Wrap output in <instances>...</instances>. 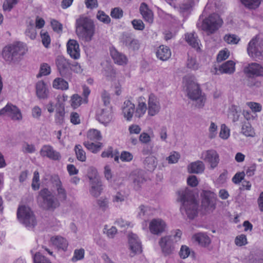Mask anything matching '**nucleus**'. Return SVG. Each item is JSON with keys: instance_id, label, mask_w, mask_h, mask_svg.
<instances>
[{"instance_id": "72a5a7b5", "label": "nucleus", "mask_w": 263, "mask_h": 263, "mask_svg": "<svg viewBox=\"0 0 263 263\" xmlns=\"http://www.w3.org/2000/svg\"><path fill=\"white\" fill-rule=\"evenodd\" d=\"M188 169L190 173L199 174L203 172L204 166L202 161H197L191 163L188 166Z\"/></svg>"}, {"instance_id": "f704fd0d", "label": "nucleus", "mask_w": 263, "mask_h": 263, "mask_svg": "<svg viewBox=\"0 0 263 263\" xmlns=\"http://www.w3.org/2000/svg\"><path fill=\"white\" fill-rule=\"evenodd\" d=\"M142 97L138 99V105L135 111V117L138 118L142 117L147 109L145 103L142 101Z\"/></svg>"}, {"instance_id": "b1692460", "label": "nucleus", "mask_w": 263, "mask_h": 263, "mask_svg": "<svg viewBox=\"0 0 263 263\" xmlns=\"http://www.w3.org/2000/svg\"><path fill=\"white\" fill-rule=\"evenodd\" d=\"M139 10L145 21L150 24L153 22V13L152 11L148 8L147 5L146 3H141L140 6Z\"/></svg>"}, {"instance_id": "864d4df0", "label": "nucleus", "mask_w": 263, "mask_h": 263, "mask_svg": "<svg viewBox=\"0 0 263 263\" xmlns=\"http://www.w3.org/2000/svg\"><path fill=\"white\" fill-rule=\"evenodd\" d=\"M83 101L82 98L77 94L73 95L71 99V105L74 108L78 107Z\"/></svg>"}, {"instance_id": "603ef678", "label": "nucleus", "mask_w": 263, "mask_h": 263, "mask_svg": "<svg viewBox=\"0 0 263 263\" xmlns=\"http://www.w3.org/2000/svg\"><path fill=\"white\" fill-rule=\"evenodd\" d=\"M97 18L101 22L105 24H109L110 22V18L105 13L101 10L98 11L97 14Z\"/></svg>"}, {"instance_id": "a18cd8bd", "label": "nucleus", "mask_w": 263, "mask_h": 263, "mask_svg": "<svg viewBox=\"0 0 263 263\" xmlns=\"http://www.w3.org/2000/svg\"><path fill=\"white\" fill-rule=\"evenodd\" d=\"M25 34L31 40H33L35 38L36 32L34 28V23L32 21H30L29 24L27 25Z\"/></svg>"}, {"instance_id": "79ce46f5", "label": "nucleus", "mask_w": 263, "mask_h": 263, "mask_svg": "<svg viewBox=\"0 0 263 263\" xmlns=\"http://www.w3.org/2000/svg\"><path fill=\"white\" fill-rule=\"evenodd\" d=\"M238 107L236 105H231L229 109L228 117L233 122L237 121L239 119V114L238 111Z\"/></svg>"}, {"instance_id": "13d9d810", "label": "nucleus", "mask_w": 263, "mask_h": 263, "mask_svg": "<svg viewBox=\"0 0 263 263\" xmlns=\"http://www.w3.org/2000/svg\"><path fill=\"white\" fill-rule=\"evenodd\" d=\"M39 181H40V177L39 174L37 171H35L33 174V177L32 179V187L33 190H36L39 189Z\"/></svg>"}, {"instance_id": "a19ab883", "label": "nucleus", "mask_w": 263, "mask_h": 263, "mask_svg": "<svg viewBox=\"0 0 263 263\" xmlns=\"http://www.w3.org/2000/svg\"><path fill=\"white\" fill-rule=\"evenodd\" d=\"M201 158L206 162L209 163L211 167H214V151L209 150L203 152L201 155Z\"/></svg>"}, {"instance_id": "0eeeda50", "label": "nucleus", "mask_w": 263, "mask_h": 263, "mask_svg": "<svg viewBox=\"0 0 263 263\" xmlns=\"http://www.w3.org/2000/svg\"><path fill=\"white\" fill-rule=\"evenodd\" d=\"M92 176L88 175L90 180V189L89 192L90 195L94 197H99L103 190L102 183L97 175L96 170H92Z\"/></svg>"}, {"instance_id": "ea45409f", "label": "nucleus", "mask_w": 263, "mask_h": 263, "mask_svg": "<svg viewBox=\"0 0 263 263\" xmlns=\"http://www.w3.org/2000/svg\"><path fill=\"white\" fill-rule=\"evenodd\" d=\"M84 145L92 153L97 154L101 149L103 144L101 142L95 144L93 142H84Z\"/></svg>"}, {"instance_id": "20e7f679", "label": "nucleus", "mask_w": 263, "mask_h": 263, "mask_svg": "<svg viewBox=\"0 0 263 263\" xmlns=\"http://www.w3.org/2000/svg\"><path fill=\"white\" fill-rule=\"evenodd\" d=\"M182 232L179 230L172 232L170 235L165 236L161 238L159 244L162 252L165 255L173 253L175 249L174 245L180 240Z\"/></svg>"}, {"instance_id": "c03bdc74", "label": "nucleus", "mask_w": 263, "mask_h": 263, "mask_svg": "<svg viewBox=\"0 0 263 263\" xmlns=\"http://www.w3.org/2000/svg\"><path fill=\"white\" fill-rule=\"evenodd\" d=\"M30 252L33 255L34 263H51L48 258L42 255L40 252H37L33 254L32 250Z\"/></svg>"}, {"instance_id": "4be33fe9", "label": "nucleus", "mask_w": 263, "mask_h": 263, "mask_svg": "<svg viewBox=\"0 0 263 263\" xmlns=\"http://www.w3.org/2000/svg\"><path fill=\"white\" fill-rule=\"evenodd\" d=\"M122 114L127 121H131L135 111V104L129 100L125 101L122 107Z\"/></svg>"}, {"instance_id": "aec40b11", "label": "nucleus", "mask_w": 263, "mask_h": 263, "mask_svg": "<svg viewBox=\"0 0 263 263\" xmlns=\"http://www.w3.org/2000/svg\"><path fill=\"white\" fill-rule=\"evenodd\" d=\"M67 50L71 58L77 60L80 58V50L77 41L69 40L67 43Z\"/></svg>"}, {"instance_id": "4c0bfd02", "label": "nucleus", "mask_w": 263, "mask_h": 263, "mask_svg": "<svg viewBox=\"0 0 263 263\" xmlns=\"http://www.w3.org/2000/svg\"><path fill=\"white\" fill-rule=\"evenodd\" d=\"M262 0H239L240 3L247 9L255 10L258 8Z\"/></svg>"}, {"instance_id": "f3484780", "label": "nucleus", "mask_w": 263, "mask_h": 263, "mask_svg": "<svg viewBox=\"0 0 263 263\" xmlns=\"http://www.w3.org/2000/svg\"><path fill=\"white\" fill-rule=\"evenodd\" d=\"M129 249L134 255L142 252L141 242L136 234L131 233L128 235Z\"/></svg>"}, {"instance_id": "338daca9", "label": "nucleus", "mask_w": 263, "mask_h": 263, "mask_svg": "<svg viewBox=\"0 0 263 263\" xmlns=\"http://www.w3.org/2000/svg\"><path fill=\"white\" fill-rule=\"evenodd\" d=\"M101 99L104 105L107 107V106L110 104V96L109 93L106 90H103L101 93Z\"/></svg>"}, {"instance_id": "c756f323", "label": "nucleus", "mask_w": 263, "mask_h": 263, "mask_svg": "<svg viewBox=\"0 0 263 263\" xmlns=\"http://www.w3.org/2000/svg\"><path fill=\"white\" fill-rule=\"evenodd\" d=\"M133 185L135 190H139L142 184L145 181L142 171H138L134 173L133 175Z\"/></svg>"}, {"instance_id": "2f4dec72", "label": "nucleus", "mask_w": 263, "mask_h": 263, "mask_svg": "<svg viewBox=\"0 0 263 263\" xmlns=\"http://www.w3.org/2000/svg\"><path fill=\"white\" fill-rule=\"evenodd\" d=\"M154 211V209L151 207L142 204L138 209L137 216L140 218L144 219L152 215Z\"/></svg>"}, {"instance_id": "a211bd4d", "label": "nucleus", "mask_w": 263, "mask_h": 263, "mask_svg": "<svg viewBox=\"0 0 263 263\" xmlns=\"http://www.w3.org/2000/svg\"><path fill=\"white\" fill-rule=\"evenodd\" d=\"M40 153L42 157H46L53 160H59L61 159L60 154L49 145L43 146Z\"/></svg>"}, {"instance_id": "7ed1b4c3", "label": "nucleus", "mask_w": 263, "mask_h": 263, "mask_svg": "<svg viewBox=\"0 0 263 263\" xmlns=\"http://www.w3.org/2000/svg\"><path fill=\"white\" fill-rule=\"evenodd\" d=\"M76 33L86 42H90L95 33V25L91 19L81 16L76 20Z\"/></svg>"}, {"instance_id": "7c9ffc66", "label": "nucleus", "mask_w": 263, "mask_h": 263, "mask_svg": "<svg viewBox=\"0 0 263 263\" xmlns=\"http://www.w3.org/2000/svg\"><path fill=\"white\" fill-rule=\"evenodd\" d=\"M156 55L160 60L166 61L171 57V50L167 46L164 45L160 46L156 52Z\"/></svg>"}, {"instance_id": "bb28decb", "label": "nucleus", "mask_w": 263, "mask_h": 263, "mask_svg": "<svg viewBox=\"0 0 263 263\" xmlns=\"http://www.w3.org/2000/svg\"><path fill=\"white\" fill-rule=\"evenodd\" d=\"M49 91L47 85L43 81H40L36 84V94L40 99H46L48 97Z\"/></svg>"}, {"instance_id": "5fc2aeb1", "label": "nucleus", "mask_w": 263, "mask_h": 263, "mask_svg": "<svg viewBox=\"0 0 263 263\" xmlns=\"http://www.w3.org/2000/svg\"><path fill=\"white\" fill-rule=\"evenodd\" d=\"M230 56V52L228 49L225 48L219 51L217 55L216 60L218 62H220L227 59Z\"/></svg>"}, {"instance_id": "09e8293b", "label": "nucleus", "mask_w": 263, "mask_h": 263, "mask_svg": "<svg viewBox=\"0 0 263 263\" xmlns=\"http://www.w3.org/2000/svg\"><path fill=\"white\" fill-rule=\"evenodd\" d=\"M51 72L50 66L47 63H43L40 66V72L37 77L49 75Z\"/></svg>"}, {"instance_id": "473e14b6", "label": "nucleus", "mask_w": 263, "mask_h": 263, "mask_svg": "<svg viewBox=\"0 0 263 263\" xmlns=\"http://www.w3.org/2000/svg\"><path fill=\"white\" fill-rule=\"evenodd\" d=\"M56 114L55 115V121L57 123L62 124L64 119L65 108L63 103H59L55 105Z\"/></svg>"}, {"instance_id": "de8ad7c7", "label": "nucleus", "mask_w": 263, "mask_h": 263, "mask_svg": "<svg viewBox=\"0 0 263 263\" xmlns=\"http://www.w3.org/2000/svg\"><path fill=\"white\" fill-rule=\"evenodd\" d=\"M75 152L77 159L82 162L86 161V157L85 152L82 148L80 145H77L75 146Z\"/></svg>"}, {"instance_id": "f03ea898", "label": "nucleus", "mask_w": 263, "mask_h": 263, "mask_svg": "<svg viewBox=\"0 0 263 263\" xmlns=\"http://www.w3.org/2000/svg\"><path fill=\"white\" fill-rule=\"evenodd\" d=\"M27 51V47L25 44L21 42H16L5 46L3 49L2 55L6 62L15 63L19 62Z\"/></svg>"}, {"instance_id": "69168bd1", "label": "nucleus", "mask_w": 263, "mask_h": 263, "mask_svg": "<svg viewBox=\"0 0 263 263\" xmlns=\"http://www.w3.org/2000/svg\"><path fill=\"white\" fill-rule=\"evenodd\" d=\"M187 66L189 68L196 70L198 68L199 65L194 58L189 57L187 61Z\"/></svg>"}, {"instance_id": "cd10ccee", "label": "nucleus", "mask_w": 263, "mask_h": 263, "mask_svg": "<svg viewBox=\"0 0 263 263\" xmlns=\"http://www.w3.org/2000/svg\"><path fill=\"white\" fill-rule=\"evenodd\" d=\"M185 38L186 41L191 46L195 48L197 51L200 50V41L195 32L187 33L185 34Z\"/></svg>"}, {"instance_id": "6e6552de", "label": "nucleus", "mask_w": 263, "mask_h": 263, "mask_svg": "<svg viewBox=\"0 0 263 263\" xmlns=\"http://www.w3.org/2000/svg\"><path fill=\"white\" fill-rule=\"evenodd\" d=\"M187 95L189 97L196 102V106L201 107L203 106L205 98L201 94L198 84L193 83L187 86Z\"/></svg>"}, {"instance_id": "e2e57ef3", "label": "nucleus", "mask_w": 263, "mask_h": 263, "mask_svg": "<svg viewBox=\"0 0 263 263\" xmlns=\"http://www.w3.org/2000/svg\"><path fill=\"white\" fill-rule=\"evenodd\" d=\"M132 24L134 28L137 30H143L144 29L145 26L141 20H134L132 22Z\"/></svg>"}, {"instance_id": "423d86ee", "label": "nucleus", "mask_w": 263, "mask_h": 263, "mask_svg": "<svg viewBox=\"0 0 263 263\" xmlns=\"http://www.w3.org/2000/svg\"><path fill=\"white\" fill-rule=\"evenodd\" d=\"M17 217L19 221L29 229H33L37 224L36 217L28 206H20L17 211Z\"/></svg>"}, {"instance_id": "58836bf2", "label": "nucleus", "mask_w": 263, "mask_h": 263, "mask_svg": "<svg viewBox=\"0 0 263 263\" xmlns=\"http://www.w3.org/2000/svg\"><path fill=\"white\" fill-rule=\"evenodd\" d=\"M52 86L56 89L67 90L68 88V83L63 78H57L53 81Z\"/></svg>"}, {"instance_id": "a878e982", "label": "nucleus", "mask_w": 263, "mask_h": 263, "mask_svg": "<svg viewBox=\"0 0 263 263\" xmlns=\"http://www.w3.org/2000/svg\"><path fill=\"white\" fill-rule=\"evenodd\" d=\"M235 63L232 60H229L222 64L217 69L215 68V74L218 71L220 73L232 74L235 71Z\"/></svg>"}, {"instance_id": "bf43d9fd", "label": "nucleus", "mask_w": 263, "mask_h": 263, "mask_svg": "<svg viewBox=\"0 0 263 263\" xmlns=\"http://www.w3.org/2000/svg\"><path fill=\"white\" fill-rule=\"evenodd\" d=\"M120 158L123 162H130L133 159V155L129 152L123 151L121 153Z\"/></svg>"}, {"instance_id": "6e6d98bb", "label": "nucleus", "mask_w": 263, "mask_h": 263, "mask_svg": "<svg viewBox=\"0 0 263 263\" xmlns=\"http://www.w3.org/2000/svg\"><path fill=\"white\" fill-rule=\"evenodd\" d=\"M123 11L119 7H116L111 9L110 16L116 19H120L123 17Z\"/></svg>"}, {"instance_id": "c9c22d12", "label": "nucleus", "mask_w": 263, "mask_h": 263, "mask_svg": "<svg viewBox=\"0 0 263 263\" xmlns=\"http://www.w3.org/2000/svg\"><path fill=\"white\" fill-rule=\"evenodd\" d=\"M101 157L102 158H114V160L118 162L119 154L116 149L114 151L112 147H109L102 153Z\"/></svg>"}, {"instance_id": "9d476101", "label": "nucleus", "mask_w": 263, "mask_h": 263, "mask_svg": "<svg viewBox=\"0 0 263 263\" xmlns=\"http://www.w3.org/2000/svg\"><path fill=\"white\" fill-rule=\"evenodd\" d=\"M120 42L129 50H138L140 46L139 41L129 32H123L119 38Z\"/></svg>"}, {"instance_id": "dca6fc26", "label": "nucleus", "mask_w": 263, "mask_h": 263, "mask_svg": "<svg viewBox=\"0 0 263 263\" xmlns=\"http://www.w3.org/2000/svg\"><path fill=\"white\" fill-rule=\"evenodd\" d=\"M147 103L148 115L150 116H154L157 115L161 108L158 98L154 94L151 93L149 96Z\"/></svg>"}, {"instance_id": "3c124183", "label": "nucleus", "mask_w": 263, "mask_h": 263, "mask_svg": "<svg viewBox=\"0 0 263 263\" xmlns=\"http://www.w3.org/2000/svg\"><path fill=\"white\" fill-rule=\"evenodd\" d=\"M97 202L100 209L102 211L106 210L109 206V200L106 197H101L97 200Z\"/></svg>"}, {"instance_id": "49530a36", "label": "nucleus", "mask_w": 263, "mask_h": 263, "mask_svg": "<svg viewBox=\"0 0 263 263\" xmlns=\"http://www.w3.org/2000/svg\"><path fill=\"white\" fill-rule=\"evenodd\" d=\"M223 40L229 44H237L240 39L236 34H227L224 35Z\"/></svg>"}, {"instance_id": "f8f14e48", "label": "nucleus", "mask_w": 263, "mask_h": 263, "mask_svg": "<svg viewBox=\"0 0 263 263\" xmlns=\"http://www.w3.org/2000/svg\"><path fill=\"white\" fill-rule=\"evenodd\" d=\"M0 115L8 117L13 120H20L22 118L20 110L10 103L7 104L0 110Z\"/></svg>"}, {"instance_id": "393cba45", "label": "nucleus", "mask_w": 263, "mask_h": 263, "mask_svg": "<svg viewBox=\"0 0 263 263\" xmlns=\"http://www.w3.org/2000/svg\"><path fill=\"white\" fill-rule=\"evenodd\" d=\"M110 55L115 63L120 65H126L127 63V58L123 53L120 52L115 48L110 50Z\"/></svg>"}, {"instance_id": "412c9836", "label": "nucleus", "mask_w": 263, "mask_h": 263, "mask_svg": "<svg viewBox=\"0 0 263 263\" xmlns=\"http://www.w3.org/2000/svg\"><path fill=\"white\" fill-rule=\"evenodd\" d=\"M97 118L100 123L106 126L112 119L110 108L107 107L98 110L97 114Z\"/></svg>"}, {"instance_id": "0e129e2a", "label": "nucleus", "mask_w": 263, "mask_h": 263, "mask_svg": "<svg viewBox=\"0 0 263 263\" xmlns=\"http://www.w3.org/2000/svg\"><path fill=\"white\" fill-rule=\"evenodd\" d=\"M190 254V248L186 246H182L179 252V255L180 257L183 259H185L189 256Z\"/></svg>"}, {"instance_id": "5701e85b", "label": "nucleus", "mask_w": 263, "mask_h": 263, "mask_svg": "<svg viewBox=\"0 0 263 263\" xmlns=\"http://www.w3.org/2000/svg\"><path fill=\"white\" fill-rule=\"evenodd\" d=\"M55 186L57 192L55 197L58 199V201L59 202L65 201L67 197V192L59 178L55 180Z\"/></svg>"}, {"instance_id": "8fccbe9b", "label": "nucleus", "mask_w": 263, "mask_h": 263, "mask_svg": "<svg viewBox=\"0 0 263 263\" xmlns=\"http://www.w3.org/2000/svg\"><path fill=\"white\" fill-rule=\"evenodd\" d=\"M85 250L84 249H76L71 258L73 262H76L84 258Z\"/></svg>"}, {"instance_id": "6ab92c4d", "label": "nucleus", "mask_w": 263, "mask_h": 263, "mask_svg": "<svg viewBox=\"0 0 263 263\" xmlns=\"http://www.w3.org/2000/svg\"><path fill=\"white\" fill-rule=\"evenodd\" d=\"M202 206L206 211L213 208L214 193L210 191L203 190L201 194Z\"/></svg>"}, {"instance_id": "c85d7f7f", "label": "nucleus", "mask_w": 263, "mask_h": 263, "mask_svg": "<svg viewBox=\"0 0 263 263\" xmlns=\"http://www.w3.org/2000/svg\"><path fill=\"white\" fill-rule=\"evenodd\" d=\"M51 241L59 249H62L63 251L67 250L68 243L64 238L59 236H53L51 238Z\"/></svg>"}, {"instance_id": "680f3d73", "label": "nucleus", "mask_w": 263, "mask_h": 263, "mask_svg": "<svg viewBox=\"0 0 263 263\" xmlns=\"http://www.w3.org/2000/svg\"><path fill=\"white\" fill-rule=\"evenodd\" d=\"M41 36L43 44L45 47H47L50 43V38L47 32L42 30L41 32Z\"/></svg>"}, {"instance_id": "39448f33", "label": "nucleus", "mask_w": 263, "mask_h": 263, "mask_svg": "<svg viewBox=\"0 0 263 263\" xmlns=\"http://www.w3.org/2000/svg\"><path fill=\"white\" fill-rule=\"evenodd\" d=\"M37 201L43 209L50 211L54 210L60 204L58 199L47 188H44L40 191Z\"/></svg>"}, {"instance_id": "1a4fd4ad", "label": "nucleus", "mask_w": 263, "mask_h": 263, "mask_svg": "<svg viewBox=\"0 0 263 263\" xmlns=\"http://www.w3.org/2000/svg\"><path fill=\"white\" fill-rule=\"evenodd\" d=\"M71 62L63 56H58L56 59V65L60 75L65 78L70 79L72 76L70 72Z\"/></svg>"}, {"instance_id": "4468645a", "label": "nucleus", "mask_w": 263, "mask_h": 263, "mask_svg": "<svg viewBox=\"0 0 263 263\" xmlns=\"http://www.w3.org/2000/svg\"><path fill=\"white\" fill-rule=\"evenodd\" d=\"M198 28L203 31V33L210 35L214 33V15L211 14L209 16L203 20H200L197 23Z\"/></svg>"}, {"instance_id": "774afa93", "label": "nucleus", "mask_w": 263, "mask_h": 263, "mask_svg": "<svg viewBox=\"0 0 263 263\" xmlns=\"http://www.w3.org/2000/svg\"><path fill=\"white\" fill-rule=\"evenodd\" d=\"M235 244L238 246H242L247 243V238L246 235L241 234L237 236L235 240Z\"/></svg>"}, {"instance_id": "37998d69", "label": "nucleus", "mask_w": 263, "mask_h": 263, "mask_svg": "<svg viewBox=\"0 0 263 263\" xmlns=\"http://www.w3.org/2000/svg\"><path fill=\"white\" fill-rule=\"evenodd\" d=\"M156 158L153 156L147 157L144 162V165L148 171H153L157 166Z\"/></svg>"}, {"instance_id": "4d7b16f0", "label": "nucleus", "mask_w": 263, "mask_h": 263, "mask_svg": "<svg viewBox=\"0 0 263 263\" xmlns=\"http://www.w3.org/2000/svg\"><path fill=\"white\" fill-rule=\"evenodd\" d=\"M18 1V0H5L3 4L4 10L10 11Z\"/></svg>"}, {"instance_id": "2eb2a0df", "label": "nucleus", "mask_w": 263, "mask_h": 263, "mask_svg": "<svg viewBox=\"0 0 263 263\" xmlns=\"http://www.w3.org/2000/svg\"><path fill=\"white\" fill-rule=\"evenodd\" d=\"M244 72L250 78L263 77V67L256 63H251L246 67Z\"/></svg>"}, {"instance_id": "ddd939ff", "label": "nucleus", "mask_w": 263, "mask_h": 263, "mask_svg": "<svg viewBox=\"0 0 263 263\" xmlns=\"http://www.w3.org/2000/svg\"><path fill=\"white\" fill-rule=\"evenodd\" d=\"M167 224L161 218H154L149 222L150 232L154 235H159L165 232Z\"/></svg>"}, {"instance_id": "e433bc0d", "label": "nucleus", "mask_w": 263, "mask_h": 263, "mask_svg": "<svg viewBox=\"0 0 263 263\" xmlns=\"http://www.w3.org/2000/svg\"><path fill=\"white\" fill-rule=\"evenodd\" d=\"M194 238L200 245L203 247L208 246L211 242L209 237L204 233H198L194 235Z\"/></svg>"}, {"instance_id": "f257e3e1", "label": "nucleus", "mask_w": 263, "mask_h": 263, "mask_svg": "<svg viewBox=\"0 0 263 263\" xmlns=\"http://www.w3.org/2000/svg\"><path fill=\"white\" fill-rule=\"evenodd\" d=\"M177 200L181 204L180 211L190 219H193L197 214L198 203L193 192L188 188L181 189L177 192Z\"/></svg>"}, {"instance_id": "9b49d317", "label": "nucleus", "mask_w": 263, "mask_h": 263, "mask_svg": "<svg viewBox=\"0 0 263 263\" xmlns=\"http://www.w3.org/2000/svg\"><path fill=\"white\" fill-rule=\"evenodd\" d=\"M247 52L253 59H260L263 55V46L258 43L257 37L253 38L249 43Z\"/></svg>"}, {"instance_id": "052dcab7", "label": "nucleus", "mask_w": 263, "mask_h": 263, "mask_svg": "<svg viewBox=\"0 0 263 263\" xmlns=\"http://www.w3.org/2000/svg\"><path fill=\"white\" fill-rule=\"evenodd\" d=\"M180 158V155L178 153L173 152L170 155L166 158V160L169 163L173 164L177 163Z\"/></svg>"}]
</instances>
